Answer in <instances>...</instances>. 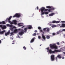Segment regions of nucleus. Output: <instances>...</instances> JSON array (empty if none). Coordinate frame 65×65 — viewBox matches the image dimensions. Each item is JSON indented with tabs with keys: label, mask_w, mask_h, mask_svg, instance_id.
I'll list each match as a JSON object with an SVG mask.
<instances>
[{
	"label": "nucleus",
	"mask_w": 65,
	"mask_h": 65,
	"mask_svg": "<svg viewBox=\"0 0 65 65\" xmlns=\"http://www.w3.org/2000/svg\"><path fill=\"white\" fill-rule=\"evenodd\" d=\"M46 49L48 51H47V52H48V51L50 50H49V47H48L47 48H46Z\"/></svg>",
	"instance_id": "2f4dec72"
},
{
	"label": "nucleus",
	"mask_w": 65,
	"mask_h": 65,
	"mask_svg": "<svg viewBox=\"0 0 65 65\" xmlns=\"http://www.w3.org/2000/svg\"><path fill=\"white\" fill-rule=\"evenodd\" d=\"M38 38L39 39H41V37L40 36H38Z\"/></svg>",
	"instance_id": "e433bc0d"
},
{
	"label": "nucleus",
	"mask_w": 65,
	"mask_h": 65,
	"mask_svg": "<svg viewBox=\"0 0 65 65\" xmlns=\"http://www.w3.org/2000/svg\"><path fill=\"white\" fill-rule=\"evenodd\" d=\"M51 9H50L48 10V11L49 12H51Z\"/></svg>",
	"instance_id": "ea45409f"
},
{
	"label": "nucleus",
	"mask_w": 65,
	"mask_h": 65,
	"mask_svg": "<svg viewBox=\"0 0 65 65\" xmlns=\"http://www.w3.org/2000/svg\"><path fill=\"white\" fill-rule=\"evenodd\" d=\"M35 33H36V32H37V30H35L34 31Z\"/></svg>",
	"instance_id": "79ce46f5"
},
{
	"label": "nucleus",
	"mask_w": 65,
	"mask_h": 65,
	"mask_svg": "<svg viewBox=\"0 0 65 65\" xmlns=\"http://www.w3.org/2000/svg\"><path fill=\"white\" fill-rule=\"evenodd\" d=\"M51 61H54L55 60V56L54 55H52L51 56Z\"/></svg>",
	"instance_id": "0eeeda50"
},
{
	"label": "nucleus",
	"mask_w": 65,
	"mask_h": 65,
	"mask_svg": "<svg viewBox=\"0 0 65 65\" xmlns=\"http://www.w3.org/2000/svg\"><path fill=\"white\" fill-rule=\"evenodd\" d=\"M48 52L50 54H55V52L58 53V52H60V51L59 50H55L54 51H52L51 49H49Z\"/></svg>",
	"instance_id": "f03ea898"
},
{
	"label": "nucleus",
	"mask_w": 65,
	"mask_h": 65,
	"mask_svg": "<svg viewBox=\"0 0 65 65\" xmlns=\"http://www.w3.org/2000/svg\"><path fill=\"white\" fill-rule=\"evenodd\" d=\"M4 38V39H5V38Z\"/></svg>",
	"instance_id": "680f3d73"
},
{
	"label": "nucleus",
	"mask_w": 65,
	"mask_h": 65,
	"mask_svg": "<svg viewBox=\"0 0 65 65\" xmlns=\"http://www.w3.org/2000/svg\"><path fill=\"white\" fill-rule=\"evenodd\" d=\"M13 22H11V24H14L16 25L17 24V21L15 20H14L13 21Z\"/></svg>",
	"instance_id": "6e6552de"
},
{
	"label": "nucleus",
	"mask_w": 65,
	"mask_h": 65,
	"mask_svg": "<svg viewBox=\"0 0 65 65\" xmlns=\"http://www.w3.org/2000/svg\"><path fill=\"white\" fill-rule=\"evenodd\" d=\"M50 37L48 36H47L46 37V38L47 39H50Z\"/></svg>",
	"instance_id": "5701e85b"
},
{
	"label": "nucleus",
	"mask_w": 65,
	"mask_h": 65,
	"mask_svg": "<svg viewBox=\"0 0 65 65\" xmlns=\"http://www.w3.org/2000/svg\"><path fill=\"white\" fill-rule=\"evenodd\" d=\"M60 28H64L65 27V24H62L61 26H60Z\"/></svg>",
	"instance_id": "9b49d317"
},
{
	"label": "nucleus",
	"mask_w": 65,
	"mask_h": 65,
	"mask_svg": "<svg viewBox=\"0 0 65 65\" xmlns=\"http://www.w3.org/2000/svg\"><path fill=\"white\" fill-rule=\"evenodd\" d=\"M27 29H28L27 28H25L24 29V32H25V33H26V32L27 31Z\"/></svg>",
	"instance_id": "aec40b11"
},
{
	"label": "nucleus",
	"mask_w": 65,
	"mask_h": 65,
	"mask_svg": "<svg viewBox=\"0 0 65 65\" xmlns=\"http://www.w3.org/2000/svg\"><path fill=\"white\" fill-rule=\"evenodd\" d=\"M62 31H65V29H63L62 30Z\"/></svg>",
	"instance_id": "49530a36"
},
{
	"label": "nucleus",
	"mask_w": 65,
	"mask_h": 65,
	"mask_svg": "<svg viewBox=\"0 0 65 65\" xmlns=\"http://www.w3.org/2000/svg\"><path fill=\"white\" fill-rule=\"evenodd\" d=\"M57 44H58V45H60V44L59 43V42H58L57 43Z\"/></svg>",
	"instance_id": "37998d69"
},
{
	"label": "nucleus",
	"mask_w": 65,
	"mask_h": 65,
	"mask_svg": "<svg viewBox=\"0 0 65 65\" xmlns=\"http://www.w3.org/2000/svg\"><path fill=\"white\" fill-rule=\"evenodd\" d=\"M34 41V38H33L30 41L31 43H32V42H33Z\"/></svg>",
	"instance_id": "412c9836"
},
{
	"label": "nucleus",
	"mask_w": 65,
	"mask_h": 65,
	"mask_svg": "<svg viewBox=\"0 0 65 65\" xmlns=\"http://www.w3.org/2000/svg\"><path fill=\"white\" fill-rule=\"evenodd\" d=\"M54 15V13H52L50 14H49V16L50 17H52L53 16V15Z\"/></svg>",
	"instance_id": "a211bd4d"
},
{
	"label": "nucleus",
	"mask_w": 65,
	"mask_h": 65,
	"mask_svg": "<svg viewBox=\"0 0 65 65\" xmlns=\"http://www.w3.org/2000/svg\"><path fill=\"white\" fill-rule=\"evenodd\" d=\"M61 23H65V21H61Z\"/></svg>",
	"instance_id": "a18cd8bd"
},
{
	"label": "nucleus",
	"mask_w": 65,
	"mask_h": 65,
	"mask_svg": "<svg viewBox=\"0 0 65 65\" xmlns=\"http://www.w3.org/2000/svg\"><path fill=\"white\" fill-rule=\"evenodd\" d=\"M0 27H1V28H2L3 26L2 25H0Z\"/></svg>",
	"instance_id": "58836bf2"
},
{
	"label": "nucleus",
	"mask_w": 65,
	"mask_h": 65,
	"mask_svg": "<svg viewBox=\"0 0 65 65\" xmlns=\"http://www.w3.org/2000/svg\"><path fill=\"white\" fill-rule=\"evenodd\" d=\"M0 24H1V22H0Z\"/></svg>",
	"instance_id": "bf43d9fd"
},
{
	"label": "nucleus",
	"mask_w": 65,
	"mask_h": 65,
	"mask_svg": "<svg viewBox=\"0 0 65 65\" xmlns=\"http://www.w3.org/2000/svg\"><path fill=\"white\" fill-rule=\"evenodd\" d=\"M9 27H10L11 28H12V25H10V24L9 25Z\"/></svg>",
	"instance_id": "7c9ffc66"
},
{
	"label": "nucleus",
	"mask_w": 65,
	"mask_h": 65,
	"mask_svg": "<svg viewBox=\"0 0 65 65\" xmlns=\"http://www.w3.org/2000/svg\"><path fill=\"white\" fill-rule=\"evenodd\" d=\"M56 21H52V23H56Z\"/></svg>",
	"instance_id": "c85d7f7f"
},
{
	"label": "nucleus",
	"mask_w": 65,
	"mask_h": 65,
	"mask_svg": "<svg viewBox=\"0 0 65 65\" xmlns=\"http://www.w3.org/2000/svg\"><path fill=\"white\" fill-rule=\"evenodd\" d=\"M18 26L19 27H21L23 26V24L21 23H18Z\"/></svg>",
	"instance_id": "ddd939ff"
},
{
	"label": "nucleus",
	"mask_w": 65,
	"mask_h": 65,
	"mask_svg": "<svg viewBox=\"0 0 65 65\" xmlns=\"http://www.w3.org/2000/svg\"><path fill=\"white\" fill-rule=\"evenodd\" d=\"M38 29H39V30H41V28L40 27H38Z\"/></svg>",
	"instance_id": "cd10ccee"
},
{
	"label": "nucleus",
	"mask_w": 65,
	"mask_h": 65,
	"mask_svg": "<svg viewBox=\"0 0 65 65\" xmlns=\"http://www.w3.org/2000/svg\"><path fill=\"white\" fill-rule=\"evenodd\" d=\"M13 28H15V26H13Z\"/></svg>",
	"instance_id": "09e8293b"
},
{
	"label": "nucleus",
	"mask_w": 65,
	"mask_h": 65,
	"mask_svg": "<svg viewBox=\"0 0 65 65\" xmlns=\"http://www.w3.org/2000/svg\"><path fill=\"white\" fill-rule=\"evenodd\" d=\"M11 39H12V40H13V38H12Z\"/></svg>",
	"instance_id": "4d7b16f0"
},
{
	"label": "nucleus",
	"mask_w": 65,
	"mask_h": 65,
	"mask_svg": "<svg viewBox=\"0 0 65 65\" xmlns=\"http://www.w3.org/2000/svg\"><path fill=\"white\" fill-rule=\"evenodd\" d=\"M58 25L59 26H60L61 25V24H58Z\"/></svg>",
	"instance_id": "13d9d810"
},
{
	"label": "nucleus",
	"mask_w": 65,
	"mask_h": 65,
	"mask_svg": "<svg viewBox=\"0 0 65 65\" xmlns=\"http://www.w3.org/2000/svg\"><path fill=\"white\" fill-rule=\"evenodd\" d=\"M56 60V61L57 62L58 61V59L57 58V57H56L55 58Z\"/></svg>",
	"instance_id": "c756f323"
},
{
	"label": "nucleus",
	"mask_w": 65,
	"mask_h": 65,
	"mask_svg": "<svg viewBox=\"0 0 65 65\" xmlns=\"http://www.w3.org/2000/svg\"><path fill=\"white\" fill-rule=\"evenodd\" d=\"M24 27H25V26L24 25V26H23V27H22V28H24Z\"/></svg>",
	"instance_id": "3c124183"
},
{
	"label": "nucleus",
	"mask_w": 65,
	"mask_h": 65,
	"mask_svg": "<svg viewBox=\"0 0 65 65\" xmlns=\"http://www.w3.org/2000/svg\"><path fill=\"white\" fill-rule=\"evenodd\" d=\"M56 27V25H52V28H54L55 27Z\"/></svg>",
	"instance_id": "bb28decb"
},
{
	"label": "nucleus",
	"mask_w": 65,
	"mask_h": 65,
	"mask_svg": "<svg viewBox=\"0 0 65 65\" xmlns=\"http://www.w3.org/2000/svg\"><path fill=\"white\" fill-rule=\"evenodd\" d=\"M10 24H7V26H8V27H9V26Z\"/></svg>",
	"instance_id": "a19ab883"
},
{
	"label": "nucleus",
	"mask_w": 65,
	"mask_h": 65,
	"mask_svg": "<svg viewBox=\"0 0 65 65\" xmlns=\"http://www.w3.org/2000/svg\"><path fill=\"white\" fill-rule=\"evenodd\" d=\"M40 45V46H41V44Z\"/></svg>",
	"instance_id": "052dcab7"
},
{
	"label": "nucleus",
	"mask_w": 65,
	"mask_h": 65,
	"mask_svg": "<svg viewBox=\"0 0 65 65\" xmlns=\"http://www.w3.org/2000/svg\"><path fill=\"white\" fill-rule=\"evenodd\" d=\"M23 34H24V32L23 31H21L19 33V35H23Z\"/></svg>",
	"instance_id": "f3484780"
},
{
	"label": "nucleus",
	"mask_w": 65,
	"mask_h": 65,
	"mask_svg": "<svg viewBox=\"0 0 65 65\" xmlns=\"http://www.w3.org/2000/svg\"><path fill=\"white\" fill-rule=\"evenodd\" d=\"M13 33H14V32H11V33H10V34L11 35H13Z\"/></svg>",
	"instance_id": "f704fd0d"
},
{
	"label": "nucleus",
	"mask_w": 65,
	"mask_h": 65,
	"mask_svg": "<svg viewBox=\"0 0 65 65\" xmlns=\"http://www.w3.org/2000/svg\"><path fill=\"white\" fill-rule=\"evenodd\" d=\"M50 46L51 48L52 49H53L54 48V49H58V46L55 44L51 45H50Z\"/></svg>",
	"instance_id": "7ed1b4c3"
},
{
	"label": "nucleus",
	"mask_w": 65,
	"mask_h": 65,
	"mask_svg": "<svg viewBox=\"0 0 65 65\" xmlns=\"http://www.w3.org/2000/svg\"><path fill=\"white\" fill-rule=\"evenodd\" d=\"M57 57L58 58H59V59H61V58H62V56H61L59 54L57 56Z\"/></svg>",
	"instance_id": "dca6fc26"
},
{
	"label": "nucleus",
	"mask_w": 65,
	"mask_h": 65,
	"mask_svg": "<svg viewBox=\"0 0 65 65\" xmlns=\"http://www.w3.org/2000/svg\"><path fill=\"white\" fill-rule=\"evenodd\" d=\"M42 37L44 40H45V37L44 36L43 34H42Z\"/></svg>",
	"instance_id": "2eb2a0df"
},
{
	"label": "nucleus",
	"mask_w": 65,
	"mask_h": 65,
	"mask_svg": "<svg viewBox=\"0 0 65 65\" xmlns=\"http://www.w3.org/2000/svg\"><path fill=\"white\" fill-rule=\"evenodd\" d=\"M39 10H41V15H43L44 14V12H43L44 10V11H47L48 10V9H45V8L44 7H42Z\"/></svg>",
	"instance_id": "f257e3e1"
},
{
	"label": "nucleus",
	"mask_w": 65,
	"mask_h": 65,
	"mask_svg": "<svg viewBox=\"0 0 65 65\" xmlns=\"http://www.w3.org/2000/svg\"><path fill=\"white\" fill-rule=\"evenodd\" d=\"M63 54H65V52H63Z\"/></svg>",
	"instance_id": "6e6d98bb"
},
{
	"label": "nucleus",
	"mask_w": 65,
	"mask_h": 65,
	"mask_svg": "<svg viewBox=\"0 0 65 65\" xmlns=\"http://www.w3.org/2000/svg\"><path fill=\"white\" fill-rule=\"evenodd\" d=\"M17 31H18V30H17V29H15L14 30L13 32H14V33H17Z\"/></svg>",
	"instance_id": "b1692460"
},
{
	"label": "nucleus",
	"mask_w": 65,
	"mask_h": 65,
	"mask_svg": "<svg viewBox=\"0 0 65 65\" xmlns=\"http://www.w3.org/2000/svg\"><path fill=\"white\" fill-rule=\"evenodd\" d=\"M28 29H31L32 28V26L31 25H28Z\"/></svg>",
	"instance_id": "f8f14e48"
},
{
	"label": "nucleus",
	"mask_w": 65,
	"mask_h": 65,
	"mask_svg": "<svg viewBox=\"0 0 65 65\" xmlns=\"http://www.w3.org/2000/svg\"><path fill=\"white\" fill-rule=\"evenodd\" d=\"M21 15L20 14L16 13L13 17V18H19Z\"/></svg>",
	"instance_id": "20e7f679"
},
{
	"label": "nucleus",
	"mask_w": 65,
	"mask_h": 65,
	"mask_svg": "<svg viewBox=\"0 0 65 65\" xmlns=\"http://www.w3.org/2000/svg\"><path fill=\"white\" fill-rule=\"evenodd\" d=\"M23 48L24 49V50H26V48L25 47V46L23 47Z\"/></svg>",
	"instance_id": "473e14b6"
},
{
	"label": "nucleus",
	"mask_w": 65,
	"mask_h": 65,
	"mask_svg": "<svg viewBox=\"0 0 65 65\" xmlns=\"http://www.w3.org/2000/svg\"><path fill=\"white\" fill-rule=\"evenodd\" d=\"M1 43V40H0V44Z\"/></svg>",
	"instance_id": "8fccbe9b"
},
{
	"label": "nucleus",
	"mask_w": 65,
	"mask_h": 65,
	"mask_svg": "<svg viewBox=\"0 0 65 65\" xmlns=\"http://www.w3.org/2000/svg\"><path fill=\"white\" fill-rule=\"evenodd\" d=\"M61 31L59 30V31H58L57 32V34H59V33H61Z\"/></svg>",
	"instance_id": "393cba45"
},
{
	"label": "nucleus",
	"mask_w": 65,
	"mask_h": 65,
	"mask_svg": "<svg viewBox=\"0 0 65 65\" xmlns=\"http://www.w3.org/2000/svg\"><path fill=\"white\" fill-rule=\"evenodd\" d=\"M12 44H14V43H12Z\"/></svg>",
	"instance_id": "864d4df0"
},
{
	"label": "nucleus",
	"mask_w": 65,
	"mask_h": 65,
	"mask_svg": "<svg viewBox=\"0 0 65 65\" xmlns=\"http://www.w3.org/2000/svg\"><path fill=\"white\" fill-rule=\"evenodd\" d=\"M48 14V12H44V14Z\"/></svg>",
	"instance_id": "a878e982"
},
{
	"label": "nucleus",
	"mask_w": 65,
	"mask_h": 65,
	"mask_svg": "<svg viewBox=\"0 0 65 65\" xmlns=\"http://www.w3.org/2000/svg\"><path fill=\"white\" fill-rule=\"evenodd\" d=\"M1 24H5L6 23L4 21H3L2 22H1Z\"/></svg>",
	"instance_id": "6ab92c4d"
},
{
	"label": "nucleus",
	"mask_w": 65,
	"mask_h": 65,
	"mask_svg": "<svg viewBox=\"0 0 65 65\" xmlns=\"http://www.w3.org/2000/svg\"><path fill=\"white\" fill-rule=\"evenodd\" d=\"M33 36H36V34L35 33L33 34Z\"/></svg>",
	"instance_id": "72a5a7b5"
},
{
	"label": "nucleus",
	"mask_w": 65,
	"mask_h": 65,
	"mask_svg": "<svg viewBox=\"0 0 65 65\" xmlns=\"http://www.w3.org/2000/svg\"><path fill=\"white\" fill-rule=\"evenodd\" d=\"M60 23V21H56V23Z\"/></svg>",
	"instance_id": "4c0bfd02"
},
{
	"label": "nucleus",
	"mask_w": 65,
	"mask_h": 65,
	"mask_svg": "<svg viewBox=\"0 0 65 65\" xmlns=\"http://www.w3.org/2000/svg\"><path fill=\"white\" fill-rule=\"evenodd\" d=\"M40 31L41 32H42V29H41V30L40 29Z\"/></svg>",
	"instance_id": "c03bdc74"
},
{
	"label": "nucleus",
	"mask_w": 65,
	"mask_h": 65,
	"mask_svg": "<svg viewBox=\"0 0 65 65\" xmlns=\"http://www.w3.org/2000/svg\"><path fill=\"white\" fill-rule=\"evenodd\" d=\"M37 10H38V7H37Z\"/></svg>",
	"instance_id": "de8ad7c7"
},
{
	"label": "nucleus",
	"mask_w": 65,
	"mask_h": 65,
	"mask_svg": "<svg viewBox=\"0 0 65 65\" xmlns=\"http://www.w3.org/2000/svg\"><path fill=\"white\" fill-rule=\"evenodd\" d=\"M46 8H50L51 10H54L55 9L53 7H51L50 6H47L46 7Z\"/></svg>",
	"instance_id": "1a4fd4ad"
},
{
	"label": "nucleus",
	"mask_w": 65,
	"mask_h": 65,
	"mask_svg": "<svg viewBox=\"0 0 65 65\" xmlns=\"http://www.w3.org/2000/svg\"><path fill=\"white\" fill-rule=\"evenodd\" d=\"M43 30L44 31H45V32H49L50 31V28H44L43 29Z\"/></svg>",
	"instance_id": "39448f33"
},
{
	"label": "nucleus",
	"mask_w": 65,
	"mask_h": 65,
	"mask_svg": "<svg viewBox=\"0 0 65 65\" xmlns=\"http://www.w3.org/2000/svg\"><path fill=\"white\" fill-rule=\"evenodd\" d=\"M6 26L5 25H3V27L2 29H6Z\"/></svg>",
	"instance_id": "4be33fe9"
},
{
	"label": "nucleus",
	"mask_w": 65,
	"mask_h": 65,
	"mask_svg": "<svg viewBox=\"0 0 65 65\" xmlns=\"http://www.w3.org/2000/svg\"><path fill=\"white\" fill-rule=\"evenodd\" d=\"M12 18V16H10L9 17L8 19L7 18L6 20V22H8L9 23H11V21H10V20H11V19Z\"/></svg>",
	"instance_id": "423d86ee"
},
{
	"label": "nucleus",
	"mask_w": 65,
	"mask_h": 65,
	"mask_svg": "<svg viewBox=\"0 0 65 65\" xmlns=\"http://www.w3.org/2000/svg\"><path fill=\"white\" fill-rule=\"evenodd\" d=\"M5 30H4L3 31H2L0 32V34L2 35L4 33V32H5Z\"/></svg>",
	"instance_id": "4468645a"
},
{
	"label": "nucleus",
	"mask_w": 65,
	"mask_h": 65,
	"mask_svg": "<svg viewBox=\"0 0 65 65\" xmlns=\"http://www.w3.org/2000/svg\"><path fill=\"white\" fill-rule=\"evenodd\" d=\"M10 30H9L8 32H5V36H7V35H8L10 34Z\"/></svg>",
	"instance_id": "9d476101"
},
{
	"label": "nucleus",
	"mask_w": 65,
	"mask_h": 65,
	"mask_svg": "<svg viewBox=\"0 0 65 65\" xmlns=\"http://www.w3.org/2000/svg\"><path fill=\"white\" fill-rule=\"evenodd\" d=\"M42 33L43 34H44V32H43Z\"/></svg>",
	"instance_id": "5fc2aeb1"
},
{
	"label": "nucleus",
	"mask_w": 65,
	"mask_h": 65,
	"mask_svg": "<svg viewBox=\"0 0 65 65\" xmlns=\"http://www.w3.org/2000/svg\"><path fill=\"white\" fill-rule=\"evenodd\" d=\"M55 34H56L55 33H53L52 34L53 35V36H55Z\"/></svg>",
	"instance_id": "c9c22d12"
},
{
	"label": "nucleus",
	"mask_w": 65,
	"mask_h": 65,
	"mask_svg": "<svg viewBox=\"0 0 65 65\" xmlns=\"http://www.w3.org/2000/svg\"><path fill=\"white\" fill-rule=\"evenodd\" d=\"M64 57H63L62 58V59H64Z\"/></svg>",
	"instance_id": "603ef678"
}]
</instances>
